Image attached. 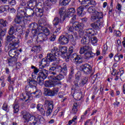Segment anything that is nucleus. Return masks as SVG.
Segmentation results:
<instances>
[{"label":"nucleus","mask_w":125,"mask_h":125,"mask_svg":"<svg viewBox=\"0 0 125 125\" xmlns=\"http://www.w3.org/2000/svg\"><path fill=\"white\" fill-rule=\"evenodd\" d=\"M44 26L42 24H38L36 23H30L29 25V28H30L31 32L33 35H37L39 34V32H41Z\"/></svg>","instance_id":"6e6552de"},{"label":"nucleus","mask_w":125,"mask_h":125,"mask_svg":"<svg viewBox=\"0 0 125 125\" xmlns=\"http://www.w3.org/2000/svg\"><path fill=\"white\" fill-rule=\"evenodd\" d=\"M40 33L37 36V42H45L47 41V36H49L50 31L48 28L44 27L41 30Z\"/></svg>","instance_id":"423d86ee"},{"label":"nucleus","mask_w":125,"mask_h":125,"mask_svg":"<svg viewBox=\"0 0 125 125\" xmlns=\"http://www.w3.org/2000/svg\"><path fill=\"white\" fill-rule=\"evenodd\" d=\"M33 94H34L36 98H40V97L42 96V91H41V90H36V91L33 92Z\"/></svg>","instance_id":"79ce46f5"},{"label":"nucleus","mask_w":125,"mask_h":125,"mask_svg":"<svg viewBox=\"0 0 125 125\" xmlns=\"http://www.w3.org/2000/svg\"><path fill=\"white\" fill-rule=\"evenodd\" d=\"M74 36H75V35L72 33H71V35H68V41L69 40H70V41H73L74 40Z\"/></svg>","instance_id":"e2e57ef3"},{"label":"nucleus","mask_w":125,"mask_h":125,"mask_svg":"<svg viewBox=\"0 0 125 125\" xmlns=\"http://www.w3.org/2000/svg\"><path fill=\"white\" fill-rule=\"evenodd\" d=\"M78 112V103L75 102L73 104L72 109L71 110V113L76 115Z\"/></svg>","instance_id":"e433bc0d"},{"label":"nucleus","mask_w":125,"mask_h":125,"mask_svg":"<svg viewBox=\"0 0 125 125\" xmlns=\"http://www.w3.org/2000/svg\"><path fill=\"white\" fill-rule=\"evenodd\" d=\"M59 62H54L52 63V67L49 69L50 75L48 77L49 80L46 81L44 85L46 87H54L55 85L60 84V81L67 76V64L63 63V67L59 64Z\"/></svg>","instance_id":"f257e3e1"},{"label":"nucleus","mask_w":125,"mask_h":125,"mask_svg":"<svg viewBox=\"0 0 125 125\" xmlns=\"http://www.w3.org/2000/svg\"><path fill=\"white\" fill-rule=\"evenodd\" d=\"M60 56V52L59 49L57 47H54L51 50V52L47 54V59L50 62H58L57 61V58L56 57Z\"/></svg>","instance_id":"39448f33"},{"label":"nucleus","mask_w":125,"mask_h":125,"mask_svg":"<svg viewBox=\"0 0 125 125\" xmlns=\"http://www.w3.org/2000/svg\"><path fill=\"white\" fill-rule=\"evenodd\" d=\"M103 23L104 22H98V24L96 23H93L90 24V26L91 27H92V28H93L95 30H100L101 28H102L103 26Z\"/></svg>","instance_id":"b1692460"},{"label":"nucleus","mask_w":125,"mask_h":125,"mask_svg":"<svg viewBox=\"0 0 125 125\" xmlns=\"http://www.w3.org/2000/svg\"><path fill=\"white\" fill-rule=\"evenodd\" d=\"M28 82L30 86L33 88L37 87V85H38V81L35 80L34 79H32L31 77H29L28 79Z\"/></svg>","instance_id":"a878e982"},{"label":"nucleus","mask_w":125,"mask_h":125,"mask_svg":"<svg viewBox=\"0 0 125 125\" xmlns=\"http://www.w3.org/2000/svg\"><path fill=\"white\" fill-rule=\"evenodd\" d=\"M77 15L78 16H83L84 15V13H83V7L80 6L77 9Z\"/></svg>","instance_id":"58836bf2"},{"label":"nucleus","mask_w":125,"mask_h":125,"mask_svg":"<svg viewBox=\"0 0 125 125\" xmlns=\"http://www.w3.org/2000/svg\"><path fill=\"white\" fill-rule=\"evenodd\" d=\"M66 29L68 33L73 34L74 35L75 38H78V33L76 32V31H74L75 28L74 26L69 24V26L66 27Z\"/></svg>","instance_id":"5701e85b"},{"label":"nucleus","mask_w":125,"mask_h":125,"mask_svg":"<svg viewBox=\"0 0 125 125\" xmlns=\"http://www.w3.org/2000/svg\"><path fill=\"white\" fill-rule=\"evenodd\" d=\"M6 41L9 42L8 48L10 49L9 51V55L10 57H18L19 53L16 50V46L20 42V41L15 36H6Z\"/></svg>","instance_id":"f03ea898"},{"label":"nucleus","mask_w":125,"mask_h":125,"mask_svg":"<svg viewBox=\"0 0 125 125\" xmlns=\"http://www.w3.org/2000/svg\"><path fill=\"white\" fill-rule=\"evenodd\" d=\"M60 15V20L61 22H63L64 20L66 19V9L65 7H62L60 9L59 11Z\"/></svg>","instance_id":"f3484780"},{"label":"nucleus","mask_w":125,"mask_h":125,"mask_svg":"<svg viewBox=\"0 0 125 125\" xmlns=\"http://www.w3.org/2000/svg\"><path fill=\"white\" fill-rule=\"evenodd\" d=\"M59 50L60 52V56H61L63 59H65L66 61H69L70 56L71 53H70V47L68 49V51L67 46H62Z\"/></svg>","instance_id":"0eeeda50"},{"label":"nucleus","mask_w":125,"mask_h":125,"mask_svg":"<svg viewBox=\"0 0 125 125\" xmlns=\"http://www.w3.org/2000/svg\"><path fill=\"white\" fill-rule=\"evenodd\" d=\"M91 20L94 23H104L103 20V13L102 12V15H93L91 17Z\"/></svg>","instance_id":"2eb2a0df"},{"label":"nucleus","mask_w":125,"mask_h":125,"mask_svg":"<svg viewBox=\"0 0 125 125\" xmlns=\"http://www.w3.org/2000/svg\"><path fill=\"white\" fill-rule=\"evenodd\" d=\"M58 112H59V110H55L53 113L52 116L51 117V119H57L56 115L58 113Z\"/></svg>","instance_id":"6e6d98bb"},{"label":"nucleus","mask_w":125,"mask_h":125,"mask_svg":"<svg viewBox=\"0 0 125 125\" xmlns=\"http://www.w3.org/2000/svg\"><path fill=\"white\" fill-rule=\"evenodd\" d=\"M81 80V76L79 75L78 74H76L75 75V80L74 81L73 83L75 85V89H78L79 88V83L80 81Z\"/></svg>","instance_id":"bb28decb"},{"label":"nucleus","mask_w":125,"mask_h":125,"mask_svg":"<svg viewBox=\"0 0 125 125\" xmlns=\"http://www.w3.org/2000/svg\"><path fill=\"white\" fill-rule=\"evenodd\" d=\"M21 114L22 116L24 123H25V124H28V123H29V121H33V120H34L35 118V116L31 115L30 113L27 112L26 110H23L22 111H21Z\"/></svg>","instance_id":"9d476101"},{"label":"nucleus","mask_w":125,"mask_h":125,"mask_svg":"<svg viewBox=\"0 0 125 125\" xmlns=\"http://www.w3.org/2000/svg\"><path fill=\"white\" fill-rule=\"evenodd\" d=\"M87 81H88V79L86 77H84L82 79L81 83H79V87H83L84 86V84H86L87 83Z\"/></svg>","instance_id":"c9c22d12"},{"label":"nucleus","mask_w":125,"mask_h":125,"mask_svg":"<svg viewBox=\"0 0 125 125\" xmlns=\"http://www.w3.org/2000/svg\"><path fill=\"white\" fill-rule=\"evenodd\" d=\"M77 21V15H75L73 16L72 18L71 19V20L70 21V25L71 26L74 24V23H76Z\"/></svg>","instance_id":"de8ad7c7"},{"label":"nucleus","mask_w":125,"mask_h":125,"mask_svg":"<svg viewBox=\"0 0 125 125\" xmlns=\"http://www.w3.org/2000/svg\"><path fill=\"white\" fill-rule=\"evenodd\" d=\"M35 12L37 17H42V15H43V12H44V10L43 9V8H35Z\"/></svg>","instance_id":"393cba45"},{"label":"nucleus","mask_w":125,"mask_h":125,"mask_svg":"<svg viewBox=\"0 0 125 125\" xmlns=\"http://www.w3.org/2000/svg\"><path fill=\"white\" fill-rule=\"evenodd\" d=\"M45 108L47 107V110L46 111V116L48 117V116H50L51 115V113H52V111L53 108H54V105L53 104V101L46 100L44 102V105Z\"/></svg>","instance_id":"1a4fd4ad"},{"label":"nucleus","mask_w":125,"mask_h":125,"mask_svg":"<svg viewBox=\"0 0 125 125\" xmlns=\"http://www.w3.org/2000/svg\"><path fill=\"white\" fill-rule=\"evenodd\" d=\"M116 8L119 10V11H121L122 10V5L120 4L119 3H117V5L116 6Z\"/></svg>","instance_id":"338daca9"},{"label":"nucleus","mask_w":125,"mask_h":125,"mask_svg":"<svg viewBox=\"0 0 125 125\" xmlns=\"http://www.w3.org/2000/svg\"><path fill=\"white\" fill-rule=\"evenodd\" d=\"M59 91V88H58V87L54 88L52 90L46 88H44V92L46 96H55V95H57V93H58Z\"/></svg>","instance_id":"9b49d317"},{"label":"nucleus","mask_w":125,"mask_h":125,"mask_svg":"<svg viewBox=\"0 0 125 125\" xmlns=\"http://www.w3.org/2000/svg\"><path fill=\"white\" fill-rule=\"evenodd\" d=\"M74 74H75V68H74V67L71 66L70 69L69 75L73 76V75H74Z\"/></svg>","instance_id":"052dcab7"},{"label":"nucleus","mask_w":125,"mask_h":125,"mask_svg":"<svg viewBox=\"0 0 125 125\" xmlns=\"http://www.w3.org/2000/svg\"><path fill=\"white\" fill-rule=\"evenodd\" d=\"M45 120L42 115H39L38 116L35 117L33 121L29 123L28 125H43L44 124Z\"/></svg>","instance_id":"f8f14e48"},{"label":"nucleus","mask_w":125,"mask_h":125,"mask_svg":"<svg viewBox=\"0 0 125 125\" xmlns=\"http://www.w3.org/2000/svg\"><path fill=\"white\" fill-rule=\"evenodd\" d=\"M2 110H4V111H7V110H8V104L7 103H6V102H5L3 103L2 106Z\"/></svg>","instance_id":"8fccbe9b"},{"label":"nucleus","mask_w":125,"mask_h":125,"mask_svg":"<svg viewBox=\"0 0 125 125\" xmlns=\"http://www.w3.org/2000/svg\"><path fill=\"white\" fill-rule=\"evenodd\" d=\"M81 42L83 44H88L90 42V38L88 36H84L81 40Z\"/></svg>","instance_id":"72a5a7b5"},{"label":"nucleus","mask_w":125,"mask_h":125,"mask_svg":"<svg viewBox=\"0 0 125 125\" xmlns=\"http://www.w3.org/2000/svg\"><path fill=\"white\" fill-rule=\"evenodd\" d=\"M70 58L71 61H73V62L77 65H79V64H82V63H83L82 57L80 55H77L76 53H74L73 54L71 53L70 55Z\"/></svg>","instance_id":"ddd939ff"},{"label":"nucleus","mask_w":125,"mask_h":125,"mask_svg":"<svg viewBox=\"0 0 125 125\" xmlns=\"http://www.w3.org/2000/svg\"><path fill=\"white\" fill-rule=\"evenodd\" d=\"M20 8H24L23 9H26V2L25 1H21L20 4Z\"/></svg>","instance_id":"603ef678"},{"label":"nucleus","mask_w":125,"mask_h":125,"mask_svg":"<svg viewBox=\"0 0 125 125\" xmlns=\"http://www.w3.org/2000/svg\"><path fill=\"white\" fill-rule=\"evenodd\" d=\"M59 24V18L58 17H55L53 21V24L56 27Z\"/></svg>","instance_id":"09e8293b"},{"label":"nucleus","mask_w":125,"mask_h":125,"mask_svg":"<svg viewBox=\"0 0 125 125\" xmlns=\"http://www.w3.org/2000/svg\"><path fill=\"white\" fill-rule=\"evenodd\" d=\"M47 75H48V70L42 68L38 74V78L45 80L47 78Z\"/></svg>","instance_id":"6ab92c4d"},{"label":"nucleus","mask_w":125,"mask_h":125,"mask_svg":"<svg viewBox=\"0 0 125 125\" xmlns=\"http://www.w3.org/2000/svg\"><path fill=\"white\" fill-rule=\"evenodd\" d=\"M7 81L10 83V84H13L14 83V80H11V76H9L7 78Z\"/></svg>","instance_id":"4d7b16f0"},{"label":"nucleus","mask_w":125,"mask_h":125,"mask_svg":"<svg viewBox=\"0 0 125 125\" xmlns=\"http://www.w3.org/2000/svg\"><path fill=\"white\" fill-rule=\"evenodd\" d=\"M49 62L47 58H45L42 59L41 62H40L39 67L40 69H44L46 66H48Z\"/></svg>","instance_id":"aec40b11"},{"label":"nucleus","mask_w":125,"mask_h":125,"mask_svg":"<svg viewBox=\"0 0 125 125\" xmlns=\"http://www.w3.org/2000/svg\"><path fill=\"white\" fill-rule=\"evenodd\" d=\"M8 2L11 5H15L16 4V1L15 0H8Z\"/></svg>","instance_id":"bf43d9fd"},{"label":"nucleus","mask_w":125,"mask_h":125,"mask_svg":"<svg viewBox=\"0 0 125 125\" xmlns=\"http://www.w3.org/2000/svg\"><path fill=\"white\" fill-rule=\"evenodd\" d=\"M124 58V55L121 54L120 53H117L114 56V61L116 63H118V62H121V59H123Z\"/></svg>","instance_id":"7c9ffc66"},{"label":"nucleus","mask_w":125,"mask_h":125,"mask_svg":"<svg viewBox=\"0 0 125 125\" xmlns=\"http://www.w3.org/2000/svg\"><path fill=\"white\" fill-rule=\"evenodd\" d=\"M6 31H7L6 28L4 29V30L1 29V30H0V37H4Z\"/></svg>","instance_id":"5fc2aeb1"},{"label":"nucleus","mask_w":125,"mask_h":125,"mask_svg":"<svg viewBox=\"0 0 125 125\" xmlns=\"http://www.w3.org/2000/svg\"><path fill=\"white\" fill-rule=\"evenodd\" d=\"M86 3H88V5L95 6L97 4L96 1H95V0H88V1H87Z\"/></svg>","instance_id":"3c124183"},{"label":"nucleus","mask_w":125,"mask_h":125,"mask_svg":"<svg viewBox=\"0 0 125 125\" xmlns=\"http://www.w3.org/2000/svg\"><path fill=\"white\" fill-rule=\"evenodd\" d=\"M73 15L74 14L70 13L69 12H67V13L65 14L66 18H67V17L70 18V17H72V16H73Z\"/></svg>","instance_id":"0e129e2a"},{"label":"nucleus","mask_w":125,"mask_h":125,"mask_svg":"<svg viewBox=\"0 0 125 125\" xmlns=\"http://www.w3.org/2000/svg\"><path fill=\"white\" fill-rule=\"evenodd\" d=\"M90 42L92 43V44H95V43H97L98 42V39L96 38V37L92 36L90 37Z\"/></svg>","instance_id":"c03bdc74"},{"label":"nucleus","mask_w":125,"mask_h":125,"mask_svg":"<svg viewBox=\"0 0 125 125\" xmlns=\"http://www.w3.org/2000/svg\"><path fill=\"white\" fill-rule=\"evenodd\" d=\"M91 50V47L88 45H86L80 47V54H84V58L86 60H89L90 58H93L95 56V54L90 52Z\"/></svg>","instance_id":"7ed1b4c3"},{"label":"nucleus","mask_w":125,"mask_h":125,"mask_svg":"<svg viewBox=\"0 0 125 125\" xmlns=\"http://www.w3.org/2000/svg\"><path fill=\"white\" fill-rule=\"evenodd\" d=\"M25 90L26 94H33L32 92L34 90V87H32L28 84L25 86Z\"/></svg>","instance_id":"f704fd0d"},{"label":"nucleus","mask_w":125,"mask_h":125,"mask_svg":"<svg viewBox=\"0 0 125 125\" xmlns=\"http://www.w3.org/2000/svg\"><path fill=\"white\" fill-rule=\"evenodd\" d=\"M72 78H73V75L69 74L68 77L67 78L66 81L67 83H71L72 82Z\"/></svg>","instance_id":"69168bd1"},{"label":"nucleus","mask_w":125,"mask_h":125,"mask_svg":"<svg viewBox=\"0 0 125 125\" xmlns=\"http://www.w3.org/2000/svg\"><path fill=\"white\" fill-rule=\"evenodd\" d=\"M24 16L22 12H18L14 18V21H13V25L16 28V32H19L21 30V24L23 22V19Z\"/></svg>","instance_id":"20e7f679"},{"label":"nucleus","mask_w":125,"mask_h":125,"mask_svg":"<svg viewBox=\"0 0 125 125\" xmlns=\"http://www.w3.org/2000/svg\"><path fill=\"white\" fill-rule=\"evenodd\" d=\"M80 68L85 75H89L92 71L91 65L87 63L82 64Z\"/></svg>","instance_id":"4468645a"},{"label":"nucleus","mask_w":125,"mask_h":125,"mask_svg":"<svg viewBox=\"0 0 125 125\" xmlns=\"http://www.w3.org/2000/svg\"><path fill=\"white\" fill-rule=\"evenodd\" d=\"M13 108L14 109V113L15 114H17L19 112V104L16 103V100H15V103L13 104Z\"/></svg>","instance_id":"ea45409f"},{"label":"nucleus","mask_w":125,"mask_h":125,"mask_svg":"<svg viewBox=\"0 0 125 125\" xmlns=\"http://www.w3.org/2000/svg\"><path fill=\"white\" fill-rule=\"evenodd\" d=\"M31 69H34L33 73H34V75H38V73H40L41 72V71L42 70V69H40V66H39V69L34 65H32L31 66Z\"/></svg>","instance_id":"a18cd8bd"},{"label":"nucleus","mask_w":125,"mask_h":125,"mask_svg":"<svg viewBox=\"0 0 125 125\" xmlns=\"http://www.w3.org/2000/svg\"><path fill=\"white\" fill-rule=\"evenodd\" d=\"M22 14L25 15V17H34L35 15V11L33 9H27L21 10Z\"/></svg>","instance_id":"dca6fc26"},{"label":"nucleus","mask_w":125,"mask_h":125,"mask_svg":"<svg viewBox=\"0 0 125 125\" xmlns=\"http://www.w3.org/2000/svg\"><path fill=\"white\" fill-rule=\"evenodd\" d=\"M67 12H69V13H72L74 14V13H75L76 10L75 9V8H69L67 10Z\"/></svg>","instance_id":"13d9d810"},{"label":"nucleus","mask_w":125,"mask_h":125,"mask_svg":"<svg viewBox=\"0 0 125 125\" xmlns=\"http://www.w3.org/2000/svg\"><path fill=\"white\" fill-rule=\"evenodd\" d=\"M55 2L57 1V0H53ZM71 1V0H60L59 4L60 5H63L65 6L67 4H69V3Z\"/></svg>","instance_id":"4c0bfd02"},{"label":"nucleus","mask_w":125,"mask_h":125,"mask_svg":"<svg viewBox=\"0 0 125 125\" xmlns=\"http://www.w3.org/2000/svg\"><path fill=\"white\" fill-rule=\"evenodd\" d=\"M37 81H38V83L40 84V85H42L43 84L44 79L38 77Z\"/></svg>","instance_id":"864d4df0"},{"label":"nucleus","mask_w":125,"mask_h":125,"mask_svg":"<svg viewBox=\"0 0 125 125\" xmlns=\"http://www.w3.org/2000/svg\"><path fill=\"white\" fill-rule=\"evenodd\" d=\"M79 1L81 4H85L88 1V0H79Z\"/></svg>","instance_id":"774afa93"},{"label":"nucleus","mask_w":125,"mask_h":125,"mask_svg":"<svg viewBox=\"0 0 125 125\" xmlns=\"http://www.w3.org/2000/svg\"><path fill=\"white\" fill-rule=\"evenodd\" d=\"M37 110L42 116H45V110L43 108V105L41 104H39L37 105Z\"/></svg>","instance_id":"4be33fe9"},{"label":"nucleus","mask_w":125,"mask_h":125,"mask_svg":"<svg viewBox=\"0 0 125 125\" xmlns=\"http://www.w3.org/2000/svg\"><path fill=\"white\" fill-rule=\"evenodd\" d=\"M88 12L89 13H93V15H102V12H98L92 7H90L88 9Z\"/></svg>","instance_id":"c85d7f7f"},{"label":"nucleus","mask_w":125,"mask_h":125,"mask_svg":"<svg viewBox=\"0 0 125 125\" xmlns=\"http://www.w3.org/2000/svg\"><path fill=\"white\" fill-rule=\"evenodd\" d=\"M69 42V39L68 38L63 35L60 36L59 38V43L60 44H62V45H64L65 44H67Z\"/></svg>","instance_id":"412c9836"},{"label":"nucleus","mask_w":125,"mask_h":125,"mask_svg":"<svg viewBox=\"0 0 125 125\" xmlns=\"http://www.w3.org/2000/svg\"><path fill=\"white\" fill-rule=\"evenodd\" d=\"M8 24V22H7L6 20H4L3 19L0 20V25H1L3 27H6Z\"/></svg>","instance_id":"49530a36"},{"label":"nucleus","mask_w":125,"mask_h":125,"mask_svg":"<svg viewBox=\"0 0 125 125\" xmlns=\"http://www.w3.org/2000/svg\"><path fill=\"white\" fill-rule=\"evenodd\" d=\"M9 10V6L6 5L0 6V12H4V11H7Z\"/></svg>","instance_id":"37998d69"},{"label":"nucleus","mask_w":125,"mask_h":125,"mask_svg":"<svg viewBox=\"0 0 125 125\" xmlns=\"http://www.w3.org/2000/svg\"><path fill=\"white\" fill-rule=\"evenodd\" d=\"M71 26H73L74 30L79 32V33H82L83 32V23L77 21L72 24Z\"/></svg>","instance_id":"a211bd4d"},{"label":"nucleus","mask_w":125,"mask_h":125,"mask_svg":"<svg viewBox=\"0 0 125 125\" xmlns=\"http://www.w3.org/2000/svg\"><path fill=\"white\" fill-rule=\"evenodd\" d=\"M86 35L87 37H93L95 34V31L92 28H88L85 30Z\"/></svg>","instance_id":"cd10ccee"},{"label":"nucleus","mask_w":125,"mask_h":125,"mask_svg":"<svg viewBox=\"0 0 125 125\" xmlns=\"http://www.w3.org/2000/svg\"><path fill=\"white\" fill-rule=\"evenodd\" d=\"M70 42L72 45L73 46H69V53H73L74 52V49L76 48V45H77V42H76V40L74 39L73 40H71Z\"/></svg>","instance_id":"2f4dec72"},{"label":"nucleus","mask_w":125,"mask_h":125,"mask_svg":"<svg viewBox=\"0 0 125 125\" xmlns=\"http://www.w3.org/2000/svg\"><path fill=\"white\" fill-rule=\"evenodd\" d=\"M55 39H56V36L53 34L50 37L49 40L50 42H54V41H55Z\"/></svg>","instance_id":"680f3d73"},{"label":"nucleus","mask_w":125,"mask_h":125,"mask_svg":"<svg viewBox=\"0 0 125 125\" xmlns=\"http://www.w3.org/2000/svg\"><path fill=\"white\" fill-rule=\"evenodd\" d=\"M15 32H19V31H16V28H15L14 25H13V26L12 25L11 26H10V27L9 29V31H8V34L9 35L7 36V37H8V36L14 37V36H13L12 35L14 34Z\"/></svg>","instance_id":"473e14b6"},{"label":"nucleus","mask_w":125,"mask_h":125,"mask_svg":"<svg viewBox=\"0 0 125 125\" xmlns=\"http://www.w3.org/2000/svg\"><path fill=\"white\" fill-rule=\"evenodd\" d=\"M41 50H42V47H41V45L34 46L31 49V51H34V52H37V53L40 52Z\"/></svg>","instance_id":"a19ab883"},{"label":"nucleus","mask_w":125,"mask_h":125,"mask_svg":"<svg viewBox=\"0 0 125 125\" xmlns=\"http://www.w3.org/2000/svg\"><path fill=\"white\" fill-rule=\"evenodd\" d=\"M11 59H9L7 60L9 66H11V65H14L16 64V62H17V60H18V57H11Z\"/></svg>","instance_id":"c756f323"}]
</instances>
